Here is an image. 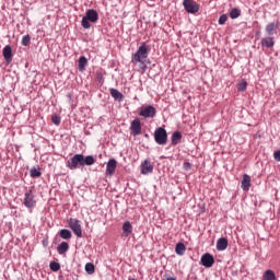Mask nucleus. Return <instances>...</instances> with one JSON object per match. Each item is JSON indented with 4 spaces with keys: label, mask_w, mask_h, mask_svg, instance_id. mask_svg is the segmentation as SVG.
<instances>
[{
    "label": "nucleus",
    "mask_w": 280,
    "mask_h": 280,
    "mask_svg": "<svg viewBox=\"0 0 280 280\" xmlns=\"http://www.w3.org/2000/svg\"><path fill=\"white\" fill-rule=\"evenodd\" d=\"M68 170H78L84 165H95V158L93 155L75 154L67 162Z\"/></svg>",
    "instance_id": "f257e3e1"
},
{
    "label": "nucleus",
    "mask_w": 280,
    "mask_h": 280,
    "mask_svg": "<svg viewBox=\"0 0 280 280\" xmlns=\"http://www.w3.org/2000/svg\"><path fill=\"white\" fill-rule=\"evenodd\" d=\"M98 19L100 15L97 14V11L90 9L86 11L85 16H83L81 25L84 30H90L91 23H97Z\"/></svg>",
    "instance_id": "f03ea898"
},
{
    "label": "nucleus",
    "mask_w": 280,
    "mask_h": 280,
    "mask_svg": "<svg viewBox=\"0 0 280 280\" xmlns=\"http://www.w3.org/2000/svg\"><path fill=\"white\" fill-rule=\"evenodd\" d=\"M148 44L142 43L138 48L137 52L132 55L131 62L133 65H139V62H143L145 58H148Z\"/></svg>",
    "instance_id": "7ed1b4c3"
},
{
    "label": "nucleus",
    "mask_w": 280,
    "mask_h": 280,
    "mask_svg": "<svg viewBox=\"0 0 280 280\" xmlns=\"http://www.w3.org/2000/svg\"><path fill=\"white\" fill-rule=\"evenodd\" d=\"M154 139H155V143H158V145L167 144V130H165V128H163V127L155 129Z\"/></svg>",
    "instance_id": "20e7f679"
},
{
    "label": "nucleus",
    "mask_w": 280,
    "mask_h": 280,
    "mask_svg": "<svg viewBox=\"0 0 280 280\" xmlns=\"http://www.w3.org/2000/svg\"><path fill=\"white\" fill-rule=\"evenodd\" d=\"M183 5L188 14H196L200 11V4H198L195 0H184Z\"/></svg>",
    "instance_id": "39448f33"
},
{
    "label": "nucleus",
    "mask_w": 280,
    "mask_h": 280,
    "mask_svg": "<svg viewBox=\"0 0 280 280\" xmlns=\"http://www.w3.org/2000/svg\"><path fill=\"white\" fill-rule=\"evenodd\" d=\"M68 224L77 237H82V224H80V220L71 218L68 220Z\"/></svg>",
    "instance_id": "423d86ee"
},
{
    "label": "nucleus",
    "mask_w": 280,
    "mask_h": 280,
    "mask_svg": "<svg viewBox=\"0 0 280 280\" xmlns=\"http://www.w3.org/2000/svg\"><path fill=\"white\" fill-rule=\"evenodd\" d=\"M23 205L24 207H26V209H34V207H36V199H34V191L28 190L24 194Z\"/></svg>",
    "instance_id": "0eeeda50"
},
{
    "label": "nucleus",
    "mask_w": 280,
    "mask_h": 280,
    "mask_svg": "<svg viewBox=\"0 0 280 280\" xmlns=\"http://www.w3.org/2000/svg\"><path fill=\"white\" fill-rule=\"evenodd\" d=\"M139 115H140V117H144L145 119H148L150 117L154 118V117H156V108H154V106H152V105L142 107Z\"/></svg>",
    "instance_id": "6e6552de"
},
{
    "label": "nucleus",
    "mask_w": 280,
    "mask_h": 280,
    "mask_svg": "<svg viewBox=\"0 0 280 280\" xmlns=\"http://www.w3.org/2000/svg\"><path fill=\"white\" fill-rule=\"evenodd\" d=\"M200 262L205 268H212L215 264V258H213V255L206 253L201 256Z\"/></svg>",
    "instance_id": "1a4fd4ad"
},
{
    "label": "nucleus",
    "mask_w": 280,
    "mask_h": 280,
    "mask_svg": "<svg viewBox=\"0 0 280 280\" xmlns=\"http://www.w3.org/2000/svg\"><path fill=\"white\" fill-rule=\"evenodd\" d=\"M130 130L132 137H138V135H141V120L139 118L131 121Z\"/></svg>",
    "instance_id": "9d476101"
},
{
    "label": "nucleus",
    "mask_w": 280,
    "mask_h": 280,
    "mask_svg": "<svg viewBox=\"0 0 280 280\" xmlns=\"http://www.w3.org/2000/svg\"><path fill=\"white\" fill-rule=\"evenodd\" d=\"M115 170H117V160L110 159V160L107 162L106 175H107V176H113V174H115Z\"/></svg>",
    "instance_id": "9b49d317"
},
{
    "label": "nucleus",
    "mask_w": 280,
    "mask_h": 280,
    "mask_svg": "<svg viewBox=\"0 0 280 280\" xmlns=\"http://www.w3.org/2000/svg\"><path fill=\"white\" fill-rule=\"evenodd\" d=\"M154 172V166L150 160H144V163L141 164V174H152Z\"/></svg>",
    "instance_id": "f8f14e48"
},
{
    "label": "nucleus",
    "mask_w": 280,
    "mask_h": 280,
    "mask_svg": "<svg viewBox=\"0 0 280 280\" xmlns=\"http://www.w3.org/2000/svg\"><path fill=\"white\" fill-rule=\"evenodd\" d=\"M241 187L243 191H249L250 190V175L244 174L243 179L241 182Z\"/></svg>",
    "instance_id": "ddd939ff"
},
{
    "label": "nucleus",
    "mask_w": 280,
    "mask_h": 280,
    "mask_svg": "<svg viewBox=\"0 0 280 280\" xmlns=\"http://www.w3.org/2000/svg\"><path fill=\"white\" fill-rule=\"evenodd\" d=\"M2 56L5 60V62H8V63L12 62V47L10 45H7L3 48Z\"/></svg>",
    "instance_id": "4468645a"
},
{
    "label": "nucleus",
    "mask_w": 280,
    "mask_h": 280,
    "mask_svg": "<svg viewBox=\"0 0 280 280\" xmlns=\"http://www.w3.org/2000/svg\"><path fill=\"white\" fill-rule=\"evenodd\" d=\"M229 248V240L221 237L217 241V250H226Z\"/></svg>",
    "instance_id": "2eb2a0df"
},
{
    "label": "nucleus",
    "mask_w": 280,
    "mask_h": 280,
    "mask_svg": "<svg viewBox=\"0 0 280 280\" xmlns=\"http://www.w3.org/2000/svg\"><path fill=\"white\" fill-rule=\"evenodd\" d=\"M260 45L261 47H267V49L275 47V37H264L260 42Z\"/></svg>",
    "instance_id": "dca6fc26"
},
{
    "label": "nucleus",
    "mask_w": 280,
    "mask_h": 280,
    "mask_svg": "<svg viewBox=\"0 0 280 280\" xmlns=\"http://www.w3.org/2000/svg\"><path fill=\"white\" fill-rule=\"evenodd\" d=\"M132 234V224L130 223V221H126L122 224V235L125 237H129Z\"/></svg>",
    "instance_id": "f3484780"
},
{
    "label": "nucleus",
    "mask_w": 280,
    "mask_h": 280,
    "mask_svg": "<svg viewBox=\"0 0 280 280\" xmlns=\"http://www.w3.org/2000/svg\"><path fill=\"white\" fill-rule=\"evenodd\" d=\"M183 139V133H180V131H175L172 135V145H178V142L182 141Z\"/></svg>",
    "instance_id": "a211bd4d"
},
{
    "label": "nucleus",
    "mask_w": 280,
    "mask_h": 280,
    "mask_svg": "<svg viewBox=\"0 0 280 280\" xmlns=\"http://www.w3.org/2000/svg\"><path fill=\"white\" fill-rule=\"evenodd\" d=\"M187 252V247L184 243H177L175 246V253L176 255L183 256Z\"/></svg>",
    "instance_id": "6ab92c4d"
},
{
    "label": "nucleus",
    "mask_w": 280,
    "mask_h": 280,
    "mask_svg": "<svg viewBox=\"0 0 280 280\" xmlns=\"http://www.w3.org/2000/svg\"><path fill=\"white\" fill-rule=\"evenodd\" d=\"M89 65V59H86V57L81 56L78 60V67L80 69V71H84V69H86V66Z\"/></svg>",
    "instance_id": "aec40b11"
},
{
    "label": "nucleus",
    "mask_w": 280,
    "mask_h": 280,
    "mask_svg": "<svg viewBox=\"0 0 280 280\" xmlns=\"http://www.w3.org/2000/svg\"><path fill=\"white\" fill-rule=\"evenodd\" d=\"M262 280H277V276L275 275V271L272 269H268L262 275Z\"/></svg>",
    "instance_id": "412c9836"
},
{
    "label": "nucleus",
    "mask_w": 280,
    "mask_h": 280,
    "mask_svg": "<svg viewBox=\"0 0 280 280\" xmlns=\"http://www.w3.org/2000/svg\"><path fill=\"white\" fill-rule=\"evenodd\" d=\"M67 250H69V243L67 242H61L60 245L57 247V253H59V255H65Z\"/></svg>",
    "instance_id": "4be33fe9"
},
{
    "label": "nucleus",
    "mask_w": 280,
    "mask_h": 280,
    "mask_svg": "<svg viewBox=\"0 0 280 280\" xmlns=\"http://www.w3.org/2000/svg\"><path fill=\"white\" fill-rule=\"evenodd\" d=\"M59 237H61V240H71L72 237L71 231H69L68 229L60 230Z\"/></svg>",
    "instance_id": "5701e85b"
},
{
    "label": "nucleus",
    "mask_w": 280,
    "mask_h": 280,
    "mask_svg": "<svg viewBox=\"0 0 280 280\" xmlns=\"http://www.w3.org/2000/svg\"><path fill=\"white\" fill-rule=\"evenodd\" d=\"M109 93L114 100H124V94H121V92H119L117 89H110Z\"/></svg>",
    "instance_id": "b1692460"
},
{
    "label": "nucleus",
    "mask_w": 280,
    "mask_h": 280,
    "mask_svg": "<svg viewBox=\"0 0 280 280\" xmlns=\"http://www.w3.org/2000/svg\"><path fill=\"white\" fill-rule=\"evenodd\" d=\"M240 16H242V10H240L237 8H233L230 11V18H232V19H240Z\"/></svg>",
    "instance_id": "393cba45"
},
{
    "label": "nucleus",
    "mask_w": 280,
    "mask_h": 280,
    "mask_svg": "<svg viewBox=\"0 0 280 280\" xmlns=\"http://www.w3.org/2000/svg\"><path fill=\"white\" fill-rule=\"evenodd\" d=\"M30 174L32 178H40L42 176L40 170L36 167L31 168Z\"/></svg>",
    "instance_id": "a878e982"
},
{
    "label": "nucleus",
    "mask_w": 280,
    "mask_h": 280,
    "mask_svg": "<svg viewBox=\"0 0 280 280\" xmlns=\"http://www.w3.org/2000/svg\"><path fill=\"white\" fill-rule=\"evenodd\" d=\"M85 271L88 272V275H94L95 273V265H93L92 262H88L85 265Z\"/></svg>",
    "instance_id": "bb28decb"
},
{
    "label": "nucleus",
    "mask_w": 280,
    "mask_h": 280,
    "mask_svg": "<svg viewBox=\"0 0 280 280\" xmlns=\"http://www.w3.org/2000/svg\"><path fill=\"white\" fill-rule=\"evenodd\" d=\"M277 27V25L275 23H270L266 26V32L269 36H272V34H275V28Z\"/></svg>",
    "instance_id": "cd10ccee"
},
{
    "label": "nucleus",
    "mask_w": 280,
    "mask_h": 280,
    "mask_svg": "<svg viewBox=\"0 0 280 280\" xmlns=\"http://www.w3.org/2000/svg\"><path fill=\"white\" fill-rule=\"evenodd\" d=\"M32 42V37L30 35H25L23 38H22V45L23 47H27L30 46V43Z\"/></svg>",
    "instance_id": "c85d7f7f"
},
{
    "label": "nucleus",
    "mask_w": 280,
    "mask_h": 280,
    "mask_svg": "<svg viewBox=\"0 0 280 280\" xmlns=\"http://www.w3.org/2000/svg\"><path fill=\"white\" fill-rule=\"evenodd\" d=\"M50 270H52V272H58V270H60V264L56 261H50Z\"/></svg>",
    "instance_id": "c756f323"
},
{
    "label": "nucleus",
    "mask_w": 280,
    "mask_h": 280,
    "mask_svg": "<svg viewBox=\"0 0 280 280\" xmlns=\"http://www.w3.org/2000/svg\"><path fill=\"white\" fill-rule=\"evenodd\" d=\"M247 86H248V83L246 82V80L243 79V80H241V82L238 83L237 89H238V91H245Z\"/></svg>",
    "instance_id": "7c9ffc66"
},
{
    "label": "nucleus",
    "mask_w": 280,
    "mask_h": 280,
    "mask_svg": "<svg viewBox=\"0 0 280 280\" xmlns=\"http://www.w3.org/2000/svg\"><path fill=\"white\" fill-rule=\"evenodd\" d=\"M51 121H52V124H55V126H60L61 118L57 114H54L51 116Z\"/></svg>",
    "instance_id": "2f4dec72"
},
{
    "label": "nucleus",
    "mask_w": 280,
    "mask_h": 280,
    "mask_svg": "<svg viewBox=\"0 0 280 280\" xmlns=\"http://www.w3.org/2000/svg\"><path fill=\"white\" fill-rule=\"evenodd\" d=\"M226 21H229V16H226V14H222L219 18V25H224V23H226Z\"/></svg>",
    "instance_id": "473e14b6"
},
{
    "label": "nucleus",
    "mask_w": 280,
    "mask_h": 280,
    "mask_svg": "<svg viewBox=\"0 0 280 280\" xmlns=\"http://www.w3.org/2000/svg\"><path fill=\"white\" fill-rule=\"evenodd\" d=\"M273 158H275L276 161L280 162V150L275 151Z\"/></svg>",
    "instance_id": "72a5a7b5"
},
{
    "label": "nucleus",
    "mask_w": 280,
    "mask_h": 280,
    "mask_svg": "<svg viewBox=\"0 0 280 280\" xmlns=\"http://www.w3.org/2000/svg\"><path fill=\"white\" fill-rule=\"evenodd\" d=\"M96 80L98 81V82H104V78L102 77V73H97V75H96Z\"/></svg>",
    "instance_id": "f704fd0d"
},
{
    "label": "nucleus",
    "mask_w": 280,
    "mask_h": 280,
    "mask_svg": "<svg viewBox=\"0 0 280 280\" xmlns=\"http://www.w3.org/2000/svg\"><path fill=\"white\" fill-rule=\"evenodd\" d=\"M184 168H185V170H191V163L185 162V163H184Z\"/></svg>",
    "instance_id": "c9c22d12"
},
{
    "label": "nucleus",
    "mask_w": 280,
    "mask_h": 280,
    "mask_svg": "<svg viewBox=\"0 0 280 280\" xmlns=\"http://www.w3.org/2000/svg\"><path fill=\"white\" fill-rule=\"evenodd\" d=\"M165 280H176L174 277L166 278Z\"/></svg>",
    "instance_id": "e433bc0d"
},
{
    "label": "nucleus",
    "mask_w": 280,
    "mask_h": 280,
    "mask_svg": "<svg viewBox=\"0 0 280 280\" xmlns=\"http://www.w3.org/2000/svg\"><path fill=\"white\" fill-rule=\"evenodd\" d=\"M128 280H135V278H129Z\"/></svg>",
    "instance_id": "4c0bfd02"
}]
</instances>
